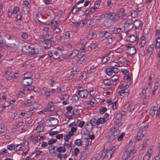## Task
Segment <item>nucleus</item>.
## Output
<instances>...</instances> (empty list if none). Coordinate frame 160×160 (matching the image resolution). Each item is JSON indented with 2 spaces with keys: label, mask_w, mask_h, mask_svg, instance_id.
<instances>
[{
  "label": "nucleus",
  "mask_w": 160,
  "mask_h": 160,
  "mask_svg": "<svg viewBox=\"0 0 160 160\" xmlns=\"http://www.w3.org/2000/svg\"><path fill=\"white\" fill-rule=\"evenodd\" d=\"M136 152V150L134 149L132 147H128L122 156V159L123 160H131L133 158Z\"/></svg>",
  "instance_id": "f257e3e1"
},
{
  "label": "nucleus",
  "mask_w": 160,
  "mask_h": 160,
  "mask_svg": "<svg viewBox=\"0 0 160 160\" xmlns=\"http://www.w3.org/2000/svg\"><path fill=\"white\" fill-rule=\"evenodd\" d=\"M115 150L114 147H113L111 149L104 148L102 151L99 152H101L102 158H103V160H109L115 152Z\"/></svg>",
  "instance_id": "f03ea898"
},
{
  "label": "nucleus",
  "mask_w": 160,
  "mask_h": 160,
  "mask_svg": "<svg viewBox=\"0 0 160 160\" xmlns=\"http://www.w3.org/2000/svg\"><path fill=\"white\" fill-rule=\"evenodd\" d=\"M44 36L46 42V44L44 45V48L48 49L50 48L52 44V41L50 39H52V36L51 34L48 33L46 34Z\"/></svg>",
  "instance_id": "7ed1b4c3"
},
{
  "label": "nucleus",
  "mask_w": 160,
  "mask_h": 160,
  "mask_svg": "<svg viewBox=\"0 0 160 160\" xmlns=\"http://www.w3.org/2000/svg\"><path fill=\"white\" fill-rule=\"evenodd\" d=\"M18 42H17L16 40L13 38H11V37L9 36L8 38L7 43L6 44L7 47L13 48L17 45Z\"/></svg>",
  "instance_id": "20e7f679"
},
{
  "label": "nucleus",
  "mask_w": 160,
  "mask_h": 160,
  "mask_svg": "<svg viewBox=\"0 0 160 160\" xmlns=\"http://www.w3.org/2000/svg\"><path fill=\"white\" fill-rule=\"evenodd\" d=\"M105 16L111 20L112 21L116 22L119 20V18L114 12H110L105 14Z\"/></svg>",
  "instance_id": "39448f33"
},
{
  "label": "nucleus",
  "mask_w": 160,
  "mask_h": 160,
  "mask_svg": "<svg viewBox=\"0 0 160 160\" xmlns=\"http://www.w3.org/2000/svg\"><path fill=\"white\" fill-rule=\"evenodd\" d=\"M133 21L132 20H127L124 25V29L128 32L131 30L133 27Z\"/></svg>",
  "instance_id": "423d86ee"
},
{
  "label": "nucleus",
  "mask_w": 160,
  "mask_h": 160,
  "mask_svg": "<svg viewBox=\"0 0 160 160\" xmlns=\"http://www.w3.org/2000/svg\"><path fill=\"white\" fill-rule=\"evenodd\" d=\"M32 79L30 77H24L23 79L22 80V82L24 86H28L32 84Z\"/></svg>",
  "instance_id": "0eeeda50"
},
{
  "label": "nucleus",
  "mask_w": 160,
  "mask_h": 160,
  "mask_svg": "<svg viewBox=\"0 0 160 160\" xmlns=\"http://www.w3.org/2000/svg\"><path fill=\"white\" fill-rule=\"evenodd\" d=\"M120 131L118 129H116L114 130H111L110 133L109 138L110 139L114 140L117 137V136L119 134Z\"/></svg>",
  "instance_id": "6e6552de"
},
{
  "label": "nucleus",
  "mask_w": 160,
  "mask_h": 160,
  "mask_svg": "<svg viewBox=\"0 0 160 160\" xmlns=\"http://www.w3.org/2000/svg\"><path fill=\"white\" fill-rule=\"evenodd\" d=\"M126 47L128 48L127 50L129 55H133L136 53V49L132 44H129L127 45Z\"/></svg>",
  "instance_id": "1a4fd4ad"
},
{
  "label": "nucleus",
  "mask_w": 160,
  "mask_h": 160,
  "mask_svg": "<svg viewBox=\"0 0 160 160\" xmlns=\"http://www.w3.org/2000/svg\"><path fill=\"white\" fill-rule=\"evenodd\" d=\"M133 27L136 29L140 30L142 29V22L139 20H136L133 21Z\"/></svg>",
  "instance_id": "9d476101"
},
{
  "label": "nucleus",
  "mask_w": 160,
  "mask_h": 160,
  "mask_svg": "<svg viewBox=\"0 0 160 160\" xmlns=\"http://www.w3.org/2000/svg\"><path fill=\"white\" fill-rule=\"evenodd\" d=\"M104 25L108 28H111L112 27L113 23L111 20L106 19L103 22Z\"/></svg>",
  "instance_id": "9b49d317"
},
{
  "label": "nucleus",
  "mask_w": 160,
  "mask_h": 160,
  "mask_svg": "<svg viewBox=\"0 0 160 160\" xmlns=\"http://www.w3.org/2000/svg\"><path fill=\"white\" fill-rule=\"evenodd\" d=\"M148 127V126L147 123H145L144 122H142L141 123L139 124V131H141L143 133H144V132Z\"/></svg>",
  "instance_id": "f8f14e48"
},
{
  "label": "nucleus",
  "mask_w": 160,
  "mask_h": 160,
  "mask_svg": "<svg viewBox=\"0 0 160 160\" xmlns=\"http://www.w3.org/2000/svg\"><path fill=\"white\" fill-rule=\"evenodd\" d=\"M79 91V92L78 94L82 98H87L89 94V92L86 90H84L83 91Z\"/></svg>",
  "instance_id": "ddd939ff"
},
{
  "label": "nucleus",
  "mask_w": 160,
  "mask_h": 160,
  "mask_svg": "<svg viewBox=\"0 0 160 160\" xmlns=\"http://www.w3.org/2000/svg\"><path fill=\"white\" fill-rule=\"evenodd\" d=\"M102 83L109 88H111L112 87V84H111V80L110 79H103L102 80Z\"/></svg>",
  "instance_id": "4468645a"
},
{
  "label": "nucleus",
  "mask_w": 160,
  "mask_h": 160,
  "mask_svg": "<svg viewBox=\"0 0 160 160\" xmlns=\"http://www.w3.org/2000/svg\"><path fill=\"white\" fill-rule=\"evenodd\" d=\"M49 121L51 122L52 126H54L57 125L58 122V119L53 117H50L49 118Z\"/></svg>",
  "instance_id": "2eb2a0df"
},
{
  "label": "nucleus",
  "mask_w": 160,
  "mask_h": 160,
  "mask_svg": "<svg viewBox=\"0 0 160 160\" xmlns=\"http://www.w3.org/2000/svg\"><path fill=\"white\" fill-rule=\"evenodd\" d=\"M88 41V39L86 37H82L80 39V43L82 45L86 44Z\"/></svg>",
  "instance_id": "dca6fc26"
},
{
  "label": "nucleus",
  "mask_w": 160,
  "mask_h": 160,
  "mask_svg": "<svg viewBox=\"0 0 160 160\" xmlns=\"http://www.w3.org/2000/svg\"><path fill=\"white\" fill-rule=\"evenodd\" d=\"M30 52H29V55H32L36 54L38 52V49L37 48L35 47L33 48L32 47H30Z\"/></svg>",
  "instance_id": "f3484780"
},
{
  "label": "nucleus",
  "mask_w": 160,
  "mask_h": 160,
  "mask_svg": "<svg viewBox=\"0 0 160 160\" xmlns=\"http://www.w3.org/2000/svg\"><path fill=\"white\" fill-rule=\"evenodd\" d=\"M106 121V120L104 119V118H98L97 119L96 122V124L97 127H98V126L100 124H103Z\"/></svg>",
  "instance_id": "a211bd4d"
},
{
  "label": "nucleus",
  "mask_w": 160,
  "mask_h": 160,
  "mask_svg": "<svg viewBox=\"0 0 160 160\" xmlns=\"http://www.w3.org/2000/svg\"><path fill=\"white\" fill-rule=\"evenodd\" d=\"M101 152L96 154L94 156L92 157L90 160H100L102 158Z\"/></svg>",
  "instance_id": "6ab92c4d"
},
{
  "label": "nucleus",
  "mask_w": 160,
  "mask_h": 160,
  "mask_svg": "<svg viewBox=\"0 0 160 160\" xmlns=\"http://www.w3.org/2000/svg\"><path fill=\"white\" fill-rule=\"evenodd\" d=\"M31 47V46H28V45H24L22 48V50L28 53L29 54L30 52V49Z\"/></svg>",
  "instance_id": "aec40b11"
},
{
  "label": "nucleus",
  "mask_w": 160,
  "mask_h": 160,
  "mask_svg": "<svg viewBox=\"0 0 160 160\" xmlns=\"http://www.w3.org/2000/svg\"><path fill=\"white\" fill-rule=\"evenodd\" d=\"M140 46L141 48H142L145 45L146 42V40L145 37L142 36L140 38Z\"/></svg>",
  "instance_id": "412c9836"
},
{
  "label": "nucleus",
  "mask_w": 160,
  "mask_h": 160,
  "mask_svg": "<svg viewBox=\"0 0 160 160\" xmlns=\"http://www.w3.org/2000/svg\"><path fill=\"white\" fill-rule=\"evenodd\" d=\"M144 133L142 132V131H139L137 135L136 136L137 140H140L142 139L144 136Z\"/></svg>",
  "instance_id": "4be33fe9"
},
{
  "label": "nucleus",
  "mask_w": 160,
  "mask_h": 160,
  "mask_svg": "<svg viewBox=\"0 0 160 160\" xmlns=\"http://www.w3.org/2000/svg\"><path fill=\"white\" fill-rule=\"evenodd\" d=\"M66 149L64 147L60 146L57 148L56 151L60 153L64 152L66 151Z\"/></svg>",
  "instance_id": "5701e85b"
},
{
  "label": "nucleus",
  "mask_w": 160,
  "mask_h": 160,
  "mask_svg": "<svg viewBox=\"0 0 160 160\" xmlns=\"http://www.w3.org/2000/svg\"><path fill=\"white\" fill-rule=\"evenodd\" d=\"M44 126L43 124L38 125L36 127V130L38 132H40L43 131Z\"/></svg>",
  "instance_id": "b1692460"
},
{
  "label": "nucleus",
  "mask_w": 160,
  "mask_h": 160,
  "mask_svg": "<svg viewBox=\"0 0 160 160\" xmlns=\"http://www.w3.org/2000/svg\"><path fill=\"white\" fill-rule=\"evenodd\" d=\"M128 40L132 42H133L137 40L136 37L134 35H131L128 37Z\"/></svg>",
  "instance_id": "393cba45"
},
{
  "label": "nucleus",
  "mask_w": 160,
  "mask_h": 160,
  "mask_svg": "<svg viewBox=\"0 0 160 160\" xmlns=\"http://www.w3.org/2000/svg\"><path fill=\"white\" fill-rule=\"evenodd\" d=\"M125 9L124 8H120L119 11L118 12V13L116 14L117 16L119 18V19H120V18L123 15V13L124 12Z\"/></svg>",
  "instance_id": "a878e982"
},
{
  "label": "nucleus",
  "mask_w": 160,
  "mask_h": 160,
  "mask_svg": "<svg viewBox=\"0 0 160 160\" xmlns=\"http://www.w3.org/2000/svg\"><path fill=\"white\" fill-rule=\"evenodd\" d=\"M154 47L153 44H151L149 46L148 50H147V52H148L150 55H151L152 53V51Z\"/></svg>",
  "instance_id": "bb28decb"
},
{
  "label": "nucleus",
  "mask_w": 160,
  "mask_h": 160,
  "mask_svg": "<svg viewBox=\"0 0 160 160\" xmlns=\"http://www.w3.org/2000/svg\"><path fill=\"white\" fill-rule=\"evenodd\" d=\"M99 6V3L96 2L94 4V7H92L91 8V10L90 11V12H94L96 10L97 8H98Z\"/></svg>",
  "instance_id": "cd10ccee"
},
{
  "label": "nucleus",
  "mask_w": 160,
  "mask_h": 160,
  "mask_svg": "<svg viewBox=\"0 0 160 160\" xmlns=\"http://www.w3.org/2000/svg\"><path fill=\"white\" fill-rule=\"evenodd\" d=\"M158 108V107H154L152 108L149 112V114L150 115L153 116L154 115L156 110Z\"/></svg>",
  "instance_id": "c85d7f7f"
},
{
  "label": "nucleus",
  "mask_w": 160,
  "mask_h": 160,
  "mask_svg": "<svg viewBox=\"0 0 160 160\" xmlns=\"http://www.w3.org/2000/svg\"><path fill=\"white\" fill-rule=\"evenodd\" d=\"M38 40L43 43V47H44V45L45 44H46V42L45 39V38L44 36L43 35H40L39 36L38 38Z\"/></svg>",
  "instance_id": "c756f323"
},
{
  "label": "nucleus",
  "mask_w": 160,
  "mask_h": 160,
  "mask_svg": "<svg viewBox=\"0 0 160 160\" xmlns=\"http://www.w3.org/2000/svg\"><path fill=\"white\" fill-rule=\"evenodd\" d=\"M2 154L3 156H7L8 155V153L7 149L3 148L0 151V155Z\"/></svg>",
  "instance_id": "7c9ffc66"
},
{
  "label": "nucleus",
  "mask_w": 160,
  "mask_h": 160,
  "mask_svg": "<svg viewBox=\"0 0 160 160\" xmlns=\"http://www.w3.org/2000/svg\"><path fill=\"white\" fill-rule=\"evenodd\" d=\"M97 44L96 43H92L88 47V50L95 49L97 47Z\"/></svg>",
  "instance_id": "2f4dec72"
},
{
  "label": "nucleus",
  "mask_w": 160,
  "mask_h": 160,
  "mask_svg": "<svg viewBox=\"0 0 160 160\" xmlns=\"http://www.w3.org/2000/svg\"><path fill=\"white\" fill-rule=\"evenodd\" d=\"M112 68H108L106 70V72L108 75L110 76L112 74Z\"/></svg>",
  "instance_id": "473e14b6"
},
{
  "label": "nucleus",
  "mask_w": 160,
  "mask_h": 160,
  "mask_svg": "<svg viewBox=\"0 0 160 160\" xmlns=\"http://www.w3.org/2000/svg\"><path fill=\"white\" fill-rule=\"evenodd\" d=\"M56 90V93H61L63 92L65 90L64 87L62 86L60 87L59 88H57Z\"/></svg>",
  "instance_id": "72a5a7b5"
},
{
  "label": "nucleus",
  "mask_w": 160,
  "mask_h": 160,
  "mask_svg": "<svg viewBox=\"0 0 160 160\" xmlns=\"http://www.w3.org/2000/svg\"><path fill=\"white\" fill-rule=\"evenodd\" d=\"M60 54L59 52H58L55 51L53 52V58L55 59H57L58 61V59L59 58Z\"/></svg>",
  "instance_id": "f704fd0d"
},
{
  "label": "nucleus",
  "mask_w": 160,
  "mask_h": 160,
  "mask_svg": "<svg viewBox=\"0 0 160 160\" xmlns=\"http://www.w3.org/2000/svg\"><path fill=\"white\" fill-rule=\"evenodd\" d=\"M12 72V69L11 68H8L7 70L5 72V73H4V75L6 76H10Z\"/></svg>",
  "instance_id": "c9c22d12"
},
{
  "label": "nucleus",
  "mask_w": 160,
  "mask_h": 160,
  "mask_svg": "<svg viewBox=\"0 0 160 160\" xmlns=\"http://www.w3.org/2000/svg\"><path fill=\"white\" fill-rule=\"evenodd\" d=\"M97 119L96 118H93L90 121V123L92 124V126L91 129H92L93 128L92 126H94V123L95 124L94 125L97 127L96 124V122Z\"/></svg>",
  "instance_id": "e433bc0d"
},
{
  "label": "nucleus",
  "mask_w": 160,
  "mask_h": 160,
  "mask_svg": "<svg viewBox=\"0 0 160 160\" xmlns=\"http://www.w3.org/2000/svg\"><path fill=\"white\" fill-rule=\"evenodd\" d=\"M131 15L132 18H135L137 17L138 16L137 12L132 10L131 11Z\"/></svg>",
  "instance_id": "4c0bfd02"
},
{
  "label": "nucleus",
  "mask_w": 160,
  "mask_h": 160,
  "mask_svg": "<svg viewBox=\"0 0 160 160\" xmlns=\"http://www.w3.org/2000/svg\"><path fill=\"white\" fill-rule=\"evenodd\" d=\"M121 30L120 28H113L112 32L114 34H118L120 32Z\"/></svg>",
  "instance_id": "58836bf2"
},
{
  "label": "nucleus",
  "mask_w": 160,
  "mask_h": 160,
  "mask_svg": "<svg viewBox=\"0 0 160 160\" xmlns=\"http://www.w3.org/2000/svg\"><path fill=\"white\" fill-rule=\"evenodd\" d=\"M119 94L120 95H122V94L126 93V95L128 96V92L127 91H126V89H123L122 90H121L118 92Z\"/></svg>",
  "instance_id": "ea45409f"
},
{
  "label": "nucleus",
  "mask_w": 160,
  "mask_h": 160,
  "mask_svg": "<svg viewBox=\"0 0 160 160\" xmlns=\"http://www.w3.org/2000/svg\"><path fill=\"white\" fill-rule=\"evenodd\" d=\"M22 145V143L20 144H18L17 145H15V147L14 148V150L16 151L20 150Z\"/></svg>",
  "instance_id": "a19ab883"
},
{
  "label": "nucleus",
  "mask_w": 160,
  "mask_h": 160,
  "mask_svg": "<svg viewBox=\"0 0 160 160\" xmlns=\"http://www.w3.org/2000/svg\"><path fill=\"white\" fill-rule=\"evenodd\" d=\"M23 10L25 14H27L29 12V8L27 6H24L23 7Z\"/></svg>",
  "instance_id": "79ce46f5"
},
{
  "label": "nucleus",
  "mask_w": 160,
  "mask_h": 160,
  "mask_svg": "<svg viewBox=\"0 0 160 160\" xmlns=\"http://www.w3.org/2000/svg\"><path fill=\"white\" fill-rule=\"evenodd\" d=\"M107 110L105 107H101L100 110V113L101 114H103Z\"/></svg>",
  "instance_id": "37998d69"
},
{
  "label": "nucleus",
  "mask_w": 160,
  "mask_h": 160,
  "mask_svg": "<svg viewBox=\"0 0 160 160\" xmlns=\"http://www.w3.org/2000/svg\"><path fill=\"white\" fill-rule=\"evenodd\" d=\"M72 70V72H79L80 70V69L78 66L76 65L73 67Z\"/></svg>",
  "instance_id": "c03bdc74"
},
{
  "label": "nucleus",
  "mask_w": 160,
  "mask_h": 160,
  "mask_svg": "<svg viewBox=\"0 0 160 160\" xmlns=\"http://www.w3.org/2000/svg\"><path fill=\"white\" fill-rule=\"evenodd\" d=\"M23 123L22 122H19L15 125V127L14 128V129H17L18 128L22 126Z\"/></svg>",
  "instance_id": "a18cd8bd"
},
{
  "label": "nucleus",
  "mask_w": 160,
  "mask_h": 160,
  "mask_svg": "<svg viewBox=\"0 0 160 160\" xmlns=\"http://www.w3.org/2000/svg\"><path fill=\"white\" fill-rule=\"evenodd\" d=\"M57 141V139H52L48 141V144L49 145H52L55 143Z\"/></svg>",
  "instance_id": "49530a36"
},
{
  "label": "nucleus",
  "mask_w": 160,
  "mask_h": 160,
  "mask_svg": "<svg viewBox=\"0 0 160 160\" xmlns=\"http://www.w3.org/2000/svg\"><path fill=\"white\" fill-rule=\"evenodd\" d=\"M15 144L14 143L12 144L8 145L7 148L9 150H12L15 148Z\"/></svg>",
  "instance_id": "de8ad7c7"
},
{
  "label": "nucleus",
  "mask_w": 160,
  "mask_h": 160,
  "mask_svg": "<svg viewBox=\"0 0 160 160\" xmlns=\"http://www.w3.org/2000/svg\"><path fill=\"white\" fill-rule=\"evenodd\" d=\"M82 142L80 139H77L75 141V143L78 146H81L82 145Z\"/></svg>",
  "instance_id": "09e8293b"
},
{
  "label": "nucleus",
  "mask_w": 160,
  "mask_h": 160,
  "mask_svg": "<svg viewBox=\"0 0 160 160\" xmlns=\"http://www.w3.org/2000/svg\"><path fill=\"white\" fill-rule=\"evenodd\" d=\"M32 102L30 100H28L25 102L24 104L26 107H28L32 105Z\"/></svg>",
  "instance_id": "8fccbe9b"
},
{
  "label": "nucleus",
  "mask_w": 160,
  "mask_h": 160,
  "mask_svg": "<svg viewBox=\"0 0 160 160\" xmlns=\"http://www.w3.org/2000/svg\"><path fill=\"white\" fill-rule=\"evenodd\" d=\"M115 39V37H109L107 39V40L108 42V44H111L113 41Z\"/></svg>",
  "instance_id": "3c124183"
},
{
  "label": "nucleus",
  "mask_w": 160,
  "mask_h": 160,
  "mask_svg": "<svg viewBox=\"0 0 160 160\" xmlns=\"http://www.w3.org/2000/svg\"><path fill=\"white\" fill-rule=\"evenodd\" d=\"M148 88H143L142 89V96L143 97V98H147V97L146 96L147 95V92H146V89H147Z\"/></svg>",
  "instance_id": "603ef678"
},
{
  "label": "nucleus",
  "mask_w": 160,
  "mask_h": 160,
  "mask_svg": "<svg viewBox=\"0 0 160 160\" xmlns=\"http://www.w3.org/2000/svg\"><path fill=\"white\" fill-rule=\"evenodd\" d=\"M151 156L150 153H147L143 158V160H149Z\"/></svg>",
  "instance_id": "864d4df0"
},
{
  "label": "nucleus",
  "mask_w": 160,
  "mask_h": 160,
  "mask_svg": "<svg viewBox=\"0 0 160 160\" xmlns=\"http://www.w3.org/2000/svg\"><path fill=\"white\" fill-rule=\"evenodd\" d=\"M87 71L88 73H92L96 71V69L95 68L93 67L92 68H91L89 70H88Z\"/></svg>",
  "instance_id": "5fc2aeb1"
},
{
  "label": "nucleus",
  "mask_w": 160,
  "mask_h": 160,
  "mask_svg": "<svg viewBox=\"0 0 160 160\" xmlns=\"http://www.w3.org/2000/svg\"><path fill=\"white\" fill-rule=\"evenodd\" d=\"M26 90L28 91H31L34 88V87L31 84L29 85L28 86H26Z\"/></svg>",
  "instance_id": "6e6d98bb"
},
{
  "label": "nucleus",
  "mask_w": 160,
  "mask_h": 160,
  "mask_svg": "<svg viewBox=\"0 0 160 160\" xmlns=\"http://www.w3.org/2000/svg\"><path fill=\"white\" fill-rule=\"evenodd\" d=\"M10 104V102L6 101L3 104L2 107V108L4 109H5L6 107H7L9 106Z\"/></svg>",
  "instance_id": "4d7b16f0"
},
{
  "label": "nucleus",
  "mask_w": 160,
  "mask_h": 160,
  "mask_svg": "<svg viewBox=\"0 0 160 160\" xmlns=\"http://www.w3.org/2000/svg\"><path fill=\"white\" fill-rule=\"evenodd\" d=\"M19 11V8L17 6H16L14 7L12 12L13 14H16Z\"/></svg>",
  "instance_id": "13d9d810"
},
{
  "label": "nucleus",
  "mask_w": 160,
  "mask_h": 160,
  "mask_svg": "<svg viewBox=\"0 0 160 160\" xmlns=\"http://www.w3.org/2000/svg\"><path fill=\"white\" fill-rule=\"evenodd\" d=\"M21 37L24 39L27 38L28 37V35L25 32H23L22 33L21 35Z\"/></svg>",
  "instance_id": "bf43d9fd"
},
{
  "label": "nucleus",
  "mask_w": 160,
  "mask_h": 160,
  "mask_svg": "<svg viewBox=\"0 0 160 160\" xmlns=\"http://www.w3.org/2000/svg\"><path fill=\"white\" fill-rule=\"evenodd\" d=\"M57 80L56 78H53L51 79L50 86L53 87V86L54 83Z\"/></svg>",
  "instance_id": "052dcab7"
},
{
  "label": "nucleus",
  "mask_w": 160,
  "mask_h": 160,
  "mask_svg": "<svg viewBox=\"0 0 160 160\" xmlns=\"http://www.w3.org/2000/svg\"><path fill=\"white\" fill-rule=\"evenodd\" d=\"M125 134L124 132H122L118 137V141H121L123 137L125 135Z\"/></svg>",
  "instance_id": "680f3d73"
},
{
  "label": "nucleus",
  "mask_w": 160,
  "mask_h": 160,
  "mask_svg": "<svg viewBox=\"0 0 160 160\" xmlns=\"http://www.w3.org/2000/svg\"><path fill=\"white\" fill-rule=\"evenodd\" d=\"M76 73L72 72L69 75L68 77L70 79H72L74 78Z\"/></svg>",
  "instance_id": "e2e57ef3"
},
{
  "label": "nucleus",
  "mask_w": 160,
  "mask_h": 160,
  "mask_svg": "<svg viewBox=\"0 0 160 160\" xmlns=\"http://www.w3.org/2000/svg\"><path fill=\"white\" fill-rule=\"evenodd\" d=\"M111 68H112V72L114 73H117L119 71V69L117 68H115L114 67L112 66Z\"/></svg>",
  "instance_id": "0e129e2a"
},
{
  "label": "nucleus",
  "mask_w": 160,
  "mask_h": 160,
  "mask_svg": "<svg viewBox=\"0 0 160 160\" xmlns=\"http://www.w3.org/2000/svg\"><path fill=\"white\" fill-rule=\"evenodd\" d=\"M5 131V129L4 127L0 124V134L4 132Z\"/></svg>",
  "instance_id": "69168bd1"
},
{
  "label": "nucleus",
  "mask_w": 160,
  "mask_h": 160,
  "mask_svg": "<svg viewBox=\"0 0 160 160\" xmlns=\"http://www.w3.org/2000/svg\"><path fill=\"white\" fill-rule=\"evenodd\" d=\"M72 144V142H70L69 143L67 144L65 142L64 144V147L65 148H69L71 146V145Z\"/></svg>",
  "instance_id": "338daca9"
},
{
  "label": "nucleus",
  "mask_w": 160,
  "mask_h": 160,
  "mask_svg": "<svg viewBox=\"0 0 160 160\" xmlns=\"http://www.w3.org/2000/svg\"><path fill=\"white\" fill-rule=\"evenodd\" d=\"M116 118L118 121L122 119V116L119 113H118L116 115Z\"/></svg>",
  "instance_id": "774afa93"
}]
</instances>
